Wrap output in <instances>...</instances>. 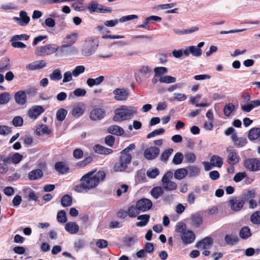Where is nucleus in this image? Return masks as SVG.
Here are the masks:
<instances>
[{"label":"nucleus","mask_w":260,"mask_h":260,"mask_svg":"<svg viewBox=\"0 0 260 260\" xmlns=\"http://www.w3.org/2000/svg\"><path fill=\"white\" fill-rule=\"evenodd\" d=\"M55 168L57 172L60 174H64L68 171L67 165L62 162H57L55 164Z\"/></svg>","instance_id":"34"},{"label":"nucleus","mask_w":260,"mask_h":260,"mask_svg":"<svg viewBox=\"0 0 260 260\" xmlns=\"http://www.w3.org/2000/svg\"><path fill=\"white\" fill-rule=\"evenodd\" d=\"M152 206L151 201L147 199H142L139 200L136 203V207L139 212H145L149 210Z\"/></svg>","instance_id":"12"},{"label":"nucleus","mask_w":260,"mask_h":260,"mask_svg":"<svg viewBox=\"0 0 260 260\" xmlns=\"http://www.w3.org/2000/svg\"><path fill=\"white\" fill-rule=\"evenodd\" d=\"M36 133L38 136L48 135L50 134L51 130L48 128V126L46 125L42 124L37 128Z\"/></svg>","instance_id":"31"},{"label":"nucleus","mask_w":260,"mask_h":260,"mask_svg":"<svg viewBox=\"0 0 260 260\" xmlns=\"http://www.w3.org/2000/svg\"><path fill=\"white\" fill-rule=\"evenodd\" d=\"M15 102L19 105L22 106L27 102V93L23 90H19L14 94Z\"/></svg>","instance_id":"16"},{"label":"nucleus","mask_w":260,"mask_h":260,"mask_svg":"<svg viewBox=\"0 0 260 260\" xmlns=\"http://www.w3.org/2000/svg\"><path fill=\"white\" fill-rule=\"evenodd\" d=\"M146 174L149 178L154 179L159 174V171L156 168H150L147 170Z\"/></svg>","instance_id":"39"},{"label":"nucleus","mask_w":260,"mask_h":260,"mask_svg":"<svg viewBox=\"0 0 260 260\" xmlns=\"http://www.w3.org/2000/svg\"><path fill=\"white\" fill-rule=\"evenodd\" d=\"M132 159V156L130 154L127 153H123L120 157V161L123 164H125L127 166L129 164Z\"/></svg>","instance_id":"53"},{"label":"nucleus","mask_w":260,"mask_h":260,"mask_svg":"<svg viewBox=\"0 0 260 260\" xmlns=\"http://www.w3.org/2000/svg\"><path fill=\"white\" fill-rule=\"evenodd\" d=\"M186 229V224L183 222H179L176 225V231L181 234V235L187 231Z\"/></svg>","instance_id":"51"},{"label":"nucleus","mask_w":260,"mask_h":260,"mask_svg":"<svg viewBox=\"0 0 260 260\" xmlns=\"http://www.w3.org/2000/svg\"><path fill=\"white\" fill-rule=\"evenodd\" d=\"M104 80V77L103 76H99L95 79L88 78L86 81L87 85L92 87L94 85H99L101 84Z\"/></svg>","instance_id":"27"},{"label":"nucleus","mask_w":260,"mask_h":260,"mask_svg":"<svg viewBox=\"0 0 260 260\" xmlns=\"http://www.w3.org/2000/svg\"><path fill=\"white\" fill-rule=\"evenodd\" d=\"M127 167V166L125 165V164H123L119 160L115 164L114 169L117 172H122L124 171L126 169Z\"/></svg>","instance_id":"52"},{"label":"nucleus","mask_w":260,"mask_h":260,"mask_svg":"<svg viewBox=\"0 0 260 260\" xmlns=\"http://www.w3.org/2000/svg\"><path fill=\"white\" fill-rule=\"evenodd\" d=\"M73 75H72V71H67L64 72L63 75V83H67L70 82L72 80Z\"/></svg>","instance_id":"57"},{"label":"nucleus","mask_w":260,"mask_h":260,"mask_svg":"<svg viewBox=\"0 0 260 260\" xmlns=\"http://www.w3.org/2000/svg\"><path fill=\"white\" fill-rule=\"evenodd\" d=\"M235 109V106L233 104L226 105L223 109V112L226 116H230Z\"/></svg>","instance_id":"49"},{"label":"nucleus","mask_w":260,"mask_h":260,"mask_svg":"<svg viewBox=\"0 0 260 260\" xmlns=\"http://www.w3.org/2000/svg\"><path fill=\"white\" fill-rule=\"evenodd\" d=\"M163 193L164 189L160 186L155 187L151 191V196L155 199L159 198Z\"/></svg>","instance_id":"33"},{"label":"nucleus","mask_w":260,"mask_h":260,"mask_svg":"<svg viewBox=\"0 0 260 260\" xmlns=\"http://www.w3.org/2000/svg\"><path fill=\"white\" fill-rule=\"evenodd\" d=\"M94 151L98 153L107 155L112 152V150L102 146L96 145L93 147Z\"/></svg>","instance_id":"30"},{"label":"nucleus","mask_w":260,"mask_h":260,"mask_svg":"<svg viewBox=\"0 0 260 260\" xmlns=\"http://www.w3.org/2000/svg\"><path fill=\"white\" fill-rule=\"evenodd\" d=\"M73 93L76 96H84L86 94V91L84 88H78L74 90Z\"/></svg>","instance_id":"64"},{"label":"nucleus","mask_w":260,"mask_h":260,"mask_svg":"<svg viewBox=\"0 0 260 260\" xmlns=\"http://www.w3.org/2000/svg\"><path fill=\"white\" fill-rule=\"evenodd\" d=\"M65 230L71 235L76 234L79 230V225L75 222L70 221L64 225Z\"/></svg>","instance_id":"22"},{"label":"nucleus","mask_w":260,"mask_h":260,"mask_svg":"<svg viewBox=\"0 0 260 260\" xmlns=\"http://www.w3.org/2000/svg\"><path fill=\"white\" fill-rule=\"evenodd\" d=\"M46 62L43 60H36L26 66L28 71L40 70L46 66Z\"/></svg>","instance_id":"18"},{"label":"nucleus","mask_w":260,"mask_h":260,"mask_svg":"<svg viewBox=\"0 0 260 260\" xmlns=\"http://www.w3.org/2000/svg\"><path fill=\"white\" fill-rule=\"evenodd\" d=\"M102 6L99 5L96 2L94 1L91 2L88 7L87 9L90 12V13L93 12H105L106 10H105L102 8Z\"/></svg>","instance_id":"23"},{"label":"nucleus","mask_w":260,"mask_h":260,"mask_svg":"<svg viewBox=\"0 0 260 260\" xmlns=\"http://www.w3.org/2000/svg\"><path fill=\"white\" fill-rule=\"evenodd\" d=\"M107 131L109 133L117 136H121L124 133V129L117 125L110 126L108 128Z\"/></svg>","instance_id":"25"},{"label":"nucleus","mask_w":260,"mask_h":260,"mask_svg":"<svg viewBox=\"0 0 260 260\" xmlns=\"http://www.w3.org/2000/svg\"><path fill=\"white\" fill-rule=\"evenodd\" d=\"M183 159V154L180 152H178L174 155L172 161L174 164L179 165L182 162Z\"/></svg>","instance_id":"54"},{"label":"nucleus","mask_w":260,"mask_h":260,"mask_svg":"<svg viewBox=\"0 0 260 260\" xmlns=\"http://www.w3.org/2000/svg\"><path fill=\"white\" fill-rule=\"evenodd\" d=\"M67 114V111L64 109H60L56 112V118L58 121H63Z\"/></svg>","instance_id":"48"},{"label":"nucleus","mask_w":260,"mask_h":260,"mask_svg":"<svg viewBox=\"0 0 260 260\" xmlns=\"http://www.w3.org/2000/svg\"><path fill=\"white\" fill-rule=\"evenodd\" d=\"M227 152L226 161L230 166H235L237 165L240 160V156L236 150L232 146L226 148Z\"/></svg>","instance_id":"7"},{"label":"nucleus","mask_w":260,"mask_h":260,"mask_svg":"<svg viewBox=\"0 0 260 260\" xmlns=\"http://www.w3.org/2000/svg\"><path fill=\"white\" fill-rule=\"evenodd\" d=\"M92 161V157L91 156L86 157L84 160L79 161L77 165L80 167H84L89 164L91 163Z\"/></svg>","instance_id":"60"},{"label":"nucleus","mask_w":260,"mask_h":260,"mask_svg":"<svg viewBox=\"0 0 260 260\" xmlns=\"http://www.w3.org/2000/svg\"><path fill=\"white\" fill-rule=\"evenodd\" d=\"M85 71V68L83 66H76L75 69L72 71V75L74 78L78 77L80 74L83 73Z\"/></svg>","instance_id":"43"},{"label":"nucleus","mask_w":260,"mask_h":260,"mask_svg":"<svg viewBox=\"0 0 260 260\" xmlns=\"http://www.w3.org/2000/svg\"><path fill=\"white\" fill-rule=\"evenodd\" d=\"M138 113V107L122 105L114 111L113 119L115 122H122L132 119Z\"/></svg>","instance_id":"2"},{"label":"nucleus","mask_w":260,"mask_h":260,"mask_svg":"<svg viewBox=\"0 0 260 260\" xmlns=\"http://www.w3.org/2000/svg\"><path fill=\"white\" fill-rule=\"evenodd\" d=\"M78 37V34L77 32L67 35L62 41V45L60 47V50L63 51L64 48H68V54L77 53V49L73 45L76 42Z\"/></svg>","instance_id":"3"},{"label":"nucleus","mask_w":260,"mask_h":260,"mask_svg":"<svg viewBox=\"0 0 260 260\" xmlns=\"http://www.w3.org/2000/svg\"><path fill=\"white\" fill-rule=\"evenodd\" d=\"M212 243V239L210 237H207L201 241L198 242L196 243V247L201 249H207L210 248Z\"/></svg>","instance_id":"20"},{"label":"nucleus","mask_w":260,"mask_h":260,"mask_svg":"<svg viewBox=\"0 0 260 260\" xmlns=\"http://www.w3.org/2000/svg\"><path fill=\"white\" fill-rule=\"evenodd\" d=\"M159 81L166 84L173 83L176 81V78L171 76L165 75L159 78Z\"/></svg>","instance_id":"40"},{"label":"nucleus","mask_w":260,"mask_h":260,"mask_svg":"<svg viewBox=\"0 0 260 260\" xmlns=\"http://www.w3.org/2000/svg\"><path fill=\"white\" fill-rule=\"evenodd\" d=\"M149 218L150 216L148 214H144L138 216L137 217V219L140 221L136 223V225L140 227L146 225L149 221Z\"/></svg>","instance_id":"29"},{"label":"nucleus","mask_w":260,"mask_h":260,"mask_svg":"<svg viewBox=\"0 0 260 260\" xmlns=\"http://www.w3.org/2000/svg\"><path fill=\"white\" fill-rule=\"evenodd\" d=\"M44 111L45 109L43 106L35 105L31 106L28 109L27 111V115L30 119L35 120L37 119Z\"/></svg>","instance_id":"10"},{"label":"nucleus","mask_w":260,"mask_h":260,"mask_svg":"<svg viewBox=\"0 0 260 260\" xmlns=\"http://www.w3.org/2000/svg\"><path fill=\"white\" fill-rule=\"evenodd\" d=\"M188 174V171L184 168L177 169L174 173V177L178 180H181L186 177Z\"/></svg>","instance_id":"32"},{"label":"nucleus","mask_w":260,"mask_h":260,"mask_svg":"<svg viewBox=\"0 0 260 260\" xmlns=\"http://www.w3.org/2000/svg\"><path fill=\"white\" fill-rule=\"evenodd\" d=\"M96 246L100 249H103L108 247V243L106 240L99 239L96 242Z\"/></svg>","instance_id":"63"},{"label":"nucleus","mask_w":260,"mask_h":260,"mask_svg":"<svg viewBox=\"0 0 260 260\" xmlns=\"http://www.w3.org/2000/svg\"><path fill=\"white\" fill-rule=\"evenodd\" d=\"M23 158V156L19 153H14L11 157V161L14 164L19 163Z\"/></svg>","instance_id":"56"},{"label":"nucleus","mask_w":260,"mask_h":260,"mask_svg":"<svg viewBox=\"0 0 260 260\" xmlns=\"http://www.w3.org/2000/svg\"><path fill=\"white\" fill-rule=\"evenodd\" d=\"M138 18V16L135 14L124 16L120 18V22H125L134 19H137Z\"/></svg>","instance_id":"58"},{"label":"nucleus","mask_w":260,"mask_h":260,"mask_svg":"<svg viewBox=\"0 0 260 260\" xmlns=\"http://www.w3.org/2000/svg\"><path fill=\"white\" fill-rule=\"evenodd\" d=\"M187 99V96L184 93H175L172 100H177L178 101H183Z\"/></svg>","instance_id":"62"},{"label":"nucleus","mask_w":260,"mask_h":260,"mask_svg":"<svg viewBox=\"0 0 260 260\" xmlns=\"http://www.w3.org/2000/svg\"><path fill=\"white\" fill-rule=\"evenodd\" d=\"M185 158L187 162L193 163L196 160V155L192 152H188L185 154Z\"/></svg>","instance_id":"59"},{"label":"nucleus","mask_w":260,"mask_h":260,"mask_svg":"<svg viewBox=\"0 0 260 260\" xmlns=\"http://www.w3.org/2000/svg\"><path fill=\"white\" fill-rule=\"evenodd\" d=\"M50 79L52 81H58L62 78V75L59 69L54 70L52 73L49 75Z\"/></svg>","instance_id":"41"},{"label":"nucleus","mask_w":260,"mask_h":260,"mask_svg":"<svg viewBox=\"0 0 260 260\" xmlns=\"http://www.w3.org/2000/svg\"><path fill=\"white\" fill-rule=\"evenodd\" d=\"M189 176L190 177H196L200 174V169L195 166H191L188 168Z\"/></svg>","instance_id":"35"},{"label":"nucleus","mask_w":260,"mask_h":260,"mask_svg":"<svg viewBox=\"0 0 260 260\" xmlns=\"http://www.w3.org/2000/svg\"><path fill=\"white\" fill-rule=\"evenodd\" d=\"M57 220L59 223H64L67 221L66 214L64 211L61 210L57 214Z\"/></svg>","instance_id":"46"},{"label":"nucleus","mask_w":260,"mask_h":260,"mask_svg":"<svg viewBox=\"0 0 260 260\" xmlns=\"http://www.w3.org/2000/svg\"><path fill=\"white\" fill-rule=\"evenodd\" d=\"M98 41L93 37L87 38L81 48V53L85 56H89L93 54L98 46Z\"/></svg>","instance_id":"4"},{"label":"nucleus","mask_w":260,"mask_h":260,"mask_svg":"<svg viewBox=\"0 0 260 260\" xmlns=\"http://www.w3.org/2000/svg\"><path fill=\"white\" fill-rule=\"evenodd\" d=\"M224 240L228 245H235L238 241V238L233 235H226L225 236Z\"/></svg>","instance_id":"38"},{"label":"nucleus","mask_w":260,"mask_h":260,"mask_svg":"<svg viewBox=\"0 0 260 260\" xmlns=\"http://www.w3.org/2000/svg\"><path fill=\"white\" fill-rule=\"evenodd\" d=\"M58 49V47L56 45L49 44L37 47L35 50V54L40 56L48 55L55 53Z\"/></svg>","instance_id":"6"},{"label":"nucleus","mask_w":260,"mask_h":260,"mask_svg":"<svg viewBox=\"0 0 260 260\" xmlns=\"http://www.w3.org/2000/svg\"><path fill=\"white\" fill-rule=\"evenodd\" d=\"M243 165L250 171L256 172L260 170V161L257 158H247L244 160Z\"/></svg>","instance_id":"9"},{"label":"nucleus","mask_w":260,"mask_h":260,"mask_svg":"<svg viewBox=\"0 0 260 260\" xmlns=\"http://www.w3.org/2000/svg\"><path fill=\"white\" fill-rule=\"evenodd\" d=\"M173 177V173L168 171L161 178L162 188L164 189L169 191L175 190L177 187V184L171 180Z\"/></svg>","instance_id":"5"},{"label":"nucleus","mask_w":260,"mask_h":260,"mask_svg":"<svg viewBox=\"0 0 260 260\" xmlns=\"http://www.w3.org/2000/svg\"><path fill=\"white\" fill-rule=\"evenodd\" d=\"M173 152V149L170 148L166 150L161 155V160L162 161H166L169 158V156Z\"/></svg>","instance_id":"55"},{"label":"nucleus","mask_w":260,"mask_h":260,"mask_svg":"<svg viewBox=\"0 0 260 260\" xmlns=\"http://www.w3.org/2000/svg\"><path fill=\"white\" fill-rule=\"evenodd\" d=\"M239 236L243 239H247L251 236L250 229L248 226L242 228L239 232Z\"/></svg>","instance_id":"36"},{"label":"nucleus","mask_w":260,"mask_h":260,"mask_svg":"<svg viewBox=\"0 0 260 260\" xmlns=\"http://www.w3.org/2000/svg\"><path fill=\"white\" fill-rule=\"evenodd\" d=\"M105 177L106 174L103 171H90L81 177L80 183L74 186V189L80 193L93 191L104 181Z\"/></svg>","instance_id":"1"},{"label":"nucleus","mask_w":260,"mask_h":260,"mask_svg":"<svg viewBox=\"0 0 260 260\" xmlns=\"http://www.w3.org/2000/svg\"><path fill=\"white\" fill-rule=\"evenodd\" d=\"M14 20L19 25L25 26L29 23L30 18L25 11H21L19 13V17H14Z\"/></svg>","instance_id":"13"},{"label":"nucleus","mask_w":260,"mask_h":260,"mask_svg":"<svg viewBox=\"0 0 260 260\" xmlns=\"http://www.w3.org/2000/svg\"><path fill=\"white\" fill-rule=\"evenodd\" d=\"M250 221L253 224H260V211L254 212L250 217Z\"/></svg>","instance_id":"47"},{"label":"nucleus","mask_w":260,"mask_h":260,"mask_svg":"<svg viewBox=\"0 0 260 260\" xmlns=\"http://www.w3.org/2000/svg\"><path fill=\"white\" fill-rule=\"evenodd\" d=\"M85 106L82 103H79L73 106L71 113L72 115L76 117L81 116L85 111Z\"/></svg>","instance_id":"17"},{"label":"nucleus","mask_w":260,"mask_h":260,"mask_svg":"<svg viewBox=\"0 0 260 260\" xmlns=\"http://www.w3.org/2000/svg\"><path fill=\"white\" fill-rule=\"evenodd\" d=\"M43 172L41 169L33 170L28 174V178L30 180H35L40 179L43 176Z\"/></svg>","instance_id":"26"},{"label":"nucleus","mask_w":260,"mask_h":260,"mask_svg":"<svg viewBox=\"0 0 260 260\" xmlns=\"http://www.w3.org/2000/svg\"><path fill=\"white\" fill-rule=\"evenodd\" d=\"M105 112L104 110L100 108L93 109L90 114V118L92 120H98L104 118Z\"/></svg>","instance_id":"21"},{"label":"nucleus","mask_w":260,"mask_h":260,"mask_svg":"<svg viewBox=\"0 0 260 260\" xmlns=\"http://www.w3.org/2000/svg\"><path fill=\"white\" fill-rule=\"evenodd\" d=\"M127 216H128L131 218L135 217L139 213V211L138 209H137V207H134L133 206H130L128 208L127 210H126Z\"/></svg>","instance_id":"42"},{"label":"nucleus","mask_w":260,"mask_h":260,"mask_svg":"<svg viewBox=\"0 0 260 260\" xmlns=\"http://www.w3.org/2000/svg\"><path fill=\"white\" fill-rule=\"evenodd\" d=\"M223 158L218 155H214L210 158V162L213 167L220 168L223 165Z\"/></svg>","instance_id":"28"},{"label":"nucleus","mask_w":260,"mask_h":260,"mask_svg":"<svg viewBox=\"0 0 260 260\" xmlns=\"http://www.w3.org/2000/svg\"><path fill=\"white\" fill-rule=\"evenodd\" d=\"M10 99V94L8 92H4L0 94V104L5 105L7 104Z\"/></svg>","instance_id":"50"},{"label":"nucleus","mask_w":260,"mask_h":260,"mask_svg":"<svg viewBox=\"0 0 260 260\" xmlns=\"http://www.w3.org/2000/svg\"><path fill=\"white\" fill-rule=\"evenodd\" d=\"M259 136L260 128H252L249 132L248 138L251 140H256Z\"/></svg>","instance_id":"37"},{"label":"nucleus","mask_w":260,"mask_h":260,"mask_svg":"<svg viewBox=\"0 0 260 260\" xmlns=\"http://www.w3.org/2000/svg\"><path fill=\"white\" fill-rule=\"evenodd\" d=\"M246 177V174L245 172H239L236 174L233 180L235 182H239Z\"/></svg>","instance_id":"61"},{"label":"nucleus","mask_w":260,"mask_h":260,"mask_svg":"<svg viewBox=\"0 0 260 260\" xmlns=\"http://www.w3.org/2000/svg\"><path fill=\"white\" fill-rule=\"evenodd\" d=\"M181 239L184 244L188 245L194 241L196 235L192 231L187 230L181 235Z\"/></svg>","instance_id":"14"},{"label":"nucleus","mask_w":260,"mask_h":260,"mask_svg":"<svg viewBox=\"0 0 260 260\" xmlns=\"http://www.w3.org/2000/svg\"><path fill=\"white\" fill-rule=\"evenodd\" d=\"M229 204L232 210L237 212L243 207L244 201L238 198H233L229 200Z\"/></svg>","instance_id":"11"},{"label":"nucleus","mask_w":260,"mask_h":260,"mask_svg":"<svg viewBox=\"0 0 260 260\" xmlns=\"http://www.w3.org/2000/svg\"><path fill=\"white\" fill-rule=\"evenodd\" d=\"M72 199L70 196L64 195L61 199V204L63 207L70 206L72 204Z\"/></svg>","instance_id":"45"},{"label":"nucleus","mask_w":260,"mask_h":260,"mask_svg":"<svg viewBox=\"0 0 260 260\" xmlns=\"http://www.w3.org/2000/svg\"><path fill=\"white\" fill-rule=\"evenodd\" d=\"M159 153V148L155 147H150L145 150L144 155L147 159L151 160L156 158Z\"/></svg>","instance_id":"15"},{"label":"nucleus","mask_w":260,"mask_h":260,"mask_svg":"<svg viewBox=\"0 0 260 260\" xmlns=\"http://www.w3.org/2000/svg\"><path fill=\"white\" fill-rule=\"evenodd\" d=\"M231 139L233 142L234 145L238 148L244 147L247 143V140L243 137L238 138L236 134H233L231 136Z\"/></svg>","instance_id":"19"},{"label":"nucleus","mask_w":260,"mask_h":260,"mask_svg":"<svg viewBox=\"0 0 260 260\" xmlns=\"http://www.w3.org/2000/svg\"><path fill=\"white\" fill-rule=\"evenodd\" d=\"M113 94L115 101H125L130 95V91L125 88H116L113 90Z\"/></svg>","instance_id":"8"},{"label":"nucleus","mask_w":260,"mask_h":260,"mask_svg":"<svg viewBox=\"0 0 260 260\" xmlns=\"http://www.w3.org/2000/svg\"><path fill=\"white\" fill-rule=\"evenodd\" d=\"M154 72L156 76H158L160 78L162 75L168 73V69L164 67H156L154 69Z\"/></svg>","instance_id":"44"},{"label":"nucleus","mask_w":260,"mask_h":260,"mask_svg":"<svg viewBox=\"0 0 260 260\" xmlns=\"http://www.w3.org/2000/svg\"><path fill=\"white\" fill-rule=\"evenodd\" d=\"M204 45V42H201L197 46H190L191 54L196 57H199L202 55V51L201 49Z\"/></svg>","instance_id":"24"}]
</instances>
